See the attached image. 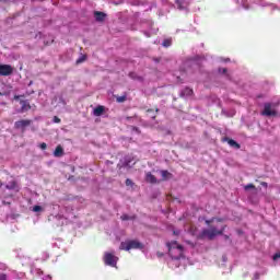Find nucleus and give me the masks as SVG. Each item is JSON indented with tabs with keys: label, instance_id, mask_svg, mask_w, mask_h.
Here are the masks:
<instances>
[{
	"label": "nucleus",
	"instance_id": "f257e3e1",
	"mask_svg": "<svg viewBox=\"0 0 280 280\" xmlns=\"http://www.w3.org/2000/svg\"><path fill=\"white\" fill-rule=\"evenodd\" d=\"M226 225H222L220 230H217L215 226H210V229H203L199 234L200 240H214L218 235H223Z\"/></svg>",
	"mask_w": 280,
	"mask_h": 280
},
{
	"label": "nucleus",
	"instance_id": "f03ea898",
	"mask_svg": "<svg viewBox=\"0 0 280 280\" xmlns=\"http://www.w3.org/2000/svg\"><path fill=\"white\" fill-rule=\"evenodd\" d=\"M168 247V255L172 257V259H180L183 256V245H178V243H167Z\"/></svg>",
	"mask_w": 280,
	"mask_h": 280
},
{
	"label": "nucleus",
	"instance_id": "7ed1b4c3",
	"mask_svg": "<svg viewBox=\"0 0 280 280\" xmlns=\"http://www.w3.org/2000/svg\"><path fill=\"white\" fill-rule=\"evenodd\" d=\"M120 250H143V245L137 240L120 243Z\"/></svg>",
	"mask_w": 280,
	"mask_h": 280
},
{
	"label": "nucleus",
	"instance_id": "20e7f679",
	"mask_svg": "<svg viewBox=\"0 0 280 280\" xmlns=\"http://www.w3.org/2000/svg\"><path fill=\"white\" fill-rule=\"evenodd\" d=\"M103 261L105 266H110L112 268H117V261H119V257L115 256L113 253L106 252L103 256Z\"/></svg>",
	"mask_w": 280,
	"mask_h": 280
},
{
	"label": "nucleus",
	"instance_id": "39448f33",
	"mask_svg": "<svg viewBox=\"0 0 280 280\" xmlns=\"http://www.w3.org/2000/svg\"><path fill=\"white\" fill-rule=\"evenodd\" d=\"M260 115H262V117H277V109L272 107L271 103H265Z\"/></svg>",
	"mask_w": 280,
	"mask_h": 280
},
{
	"label": "nucleus",
	"instance_id": "423d86ee",
	"mask_svg": "<svg viewBox=\"0 0 280 280\" xmlns=\"http://www.w3.org/2000/svg\"><path fill=\"white\" fill-rule=\"evenodd\" d=\"M28 126H32V119H22L14 122L15 130H21V132H25Z\"/></svg>",
	"mask_w": 280,
	"mask_h": 280
},
{
	"label": "nucleus",
	"instance_id": "0eeeda50",
	"mask_svg": "<svg viewBox=\"0 0 280 280\" xmlns=\"http://www.w3.org/2000/svg\"><path fill=\"white\" fill-rule=\"evenodd\" d=\"M14 73V68L10 65H0V75L8 77Z\"/></svg>",
	"mask_w": 280,
	"mask_h": 280
},
{
	"label": "nucleus",
	"instance_id": "6e6552de",
	"mask_svg": "<svg viewBox=\"0 0 280 280\" xmlns=\"http://www.w3.org/2000/svg\"><path fill=\"white\" fill-rule=\"evenodd\" d=\"M94 19L97 23H104V21H106V13L102 11H94Z\"/></svg>",
	"mask_w": 280,
	"mask_h": 280
},
{
	"label": "nucleus",
	"instance_id": "1a4fd4ad",
	"mask_svg": "<svg viewBox=\"0 0 280 280\" xmlns=\"http://www.w3.org/2000/svg\"><path fill=\"white\" fill-rule=\"evenodd\" d=\"M106 112V107L103 105H98L93 109L94 117H102L104 113Z\"/></svg>",
	"mask_w": 280,
	"mask_h": 280
},
{
	"label": "nucleus",
	"instance_id": "9d476101",
	"mask_svg": "<svg viewBox=\"0 0 280 280\" xmlns=\"http://www.w3.org/2000/svg\"><path fill=\"white\" fill-rule=\"evenodd\" d=\"M224 141H226L229 143V145L231 148H234L235 150H240L242 148V145H240V143H237V141L230 139V138H224Z\"/></svg>",
	"mask_w": 280,
	"mask_h": 280
},
{
	"label": "nucleus",
	"instance_id": "9b49d317",
	"mask_svg": "<svg viewBox=\"0 0 280 280\" xmlns=\"http://www.w3.org/2000/svg\"><path fill=\"white\" fill-rule=\"evenodd\" d=\"M65 155V149H62V145H57L55 151H54V156L57 159H60V156Z\"/></svg>",
	"mask_w": 280,
	"mask_h": 280
},
{
	"label": "nucleus",
	"instance_id": "f8f14e48",
	"mask_svg": "<svg viewBox=\"0 0 280 280\" xmlns=\"http://www.w3.org/2000/svg\"><path fill=\"white\" fill-rule=\"evenodd\" d=\"M191 95H194V90L190 88H185L182 92H180V97H191Z\"/></svg>",
	"mask_w": 280,
	"mask_h": 280
},
{
	"label": "nucleus",
	"instance_id": "ddd939ff",
	"mask_svg": "<svg viewBox=\"0 0 280 280\" xmlns=\"http://www.w3.org/2000/svg\"><path fill=\"white\" fill-rule=\"evenodd\" d=\"M145 180L147 183H151V185H156V183H159L156 180V176H154L152 173H147Z\"/></svg>",
	"mask_w": 280,
	"mask_h": 280
},
{
	"label": "nucleus",
	"instance_id": "4468645a",
	"mask_svg": "<svg viewBox=\"0 0 280 280\" xmlns=\"http://www.w3.org/2000/svg\"><path fill=\"white\" fill-rule=\"evenodd\" d=\"M114 97L118 104H124V102H126L128 100V94L124 93V95H121V96L115 95Z\"/></svg>",
	"mask_w": 280,
	"mask_h": 280
},
{
	"label": "nucleus",
	"instance_id": "2eb2a0df",
	"mask_svg": "<svg viewBox=\"0 0 280 280\" xmlns=\"http://www.w3.org/2000/svg\"><path fill=\"white\" fill-rule=\"evenodd\" d=\"M162 180H170L172 178V173L168 171H161Z\"/></svg>",
	"mask_w": 280,
	"mask_h": 280
},
{
	"label": "nucleus",
	"instance_id": "dca6fc26",
	"mask_svg": "<svg viewBox=\"0 0 280 280\" xmlns=\"http://www.w3.org/2000/svg\"><path fill=\"white\" fill-rule=\"evenodd\" d=\"M20 104L22 106V110H30V108H32V106L30 105V102L27 101H21Z\"/></svg>",
	"mask_w": 280,
	"mask_h": 280
},
{
	"label": "nucleus",
	"instance_id": "f3484780",
	"mask_svg": "<svg viewBox=\"0 0 280 280\" xmlns=\"http://www.w3.org/2000/svg\"><path fill=\"white\" fill-rule=\"evenodd\" d=\"M120 220H122V222H126V221H128V220H137V215H128V214H122L121 217H120Z\"/></svg>",
	"mask_w": 280,
	"mask_h": 280
},
{
	"label": "nucleus",
	"instance_id": "a211bd4d",
	"mask_svg": "<svg viewBox=\"0 0 280 280\" xmlns=\"http://www.w3.org/2000/svg\"><path fill=\"white\" fill-rule=\"evenodd\" d=\"M129 78H131L132 80H140V82L143 80V78L138 77L135 72H130Z\"/></svg>",
	"mask_w": 280,
	"mask_h": 280
},
{
	"label": "nucleus",
	"instance_id": "6ab92c4d",
	"mask_svg": "<svg viewBox=\"0 0 280 280\" xmlns=\"http://www.w3.org/2000/svg\"><path fill=\"white\" fill-rule=\"evenodd\" d=\"M215 221H217V222H224V219H220V218H219V219L207 220V221H206V224L209 225V224H211V222H215Z\"/></svg>",
	"mask_w": 280,
	"mask_h": 280
},
{
	"label": "nucleus",
	"instance_id": "aec40b11",
	"mask_svg": "<svg viewBox=\"0 0 280 280\" xmlns=\"http://www.w3.org/2000/svg\"><path fill=\"white\" fill-rule=\"evenodd\" d=\"M5 187L7 189H16V182H11V184L7 185Z\"/></svg>",
	"mask_w": 280,
	"mask_h": 280
},
{
	"label": "nucleus",
	"instance_id": "412c9836",
	"mask_svg": "<svg viewBox=\"0 0 280 280\" xmlns=\"http://www.w3.org/2000/svg\"><path fill=\"white\" fill-rule=\"evenodd\" d=\"M125 185H126L127 187H132V185H135V183L132 182V179L127 178L126 182H125Z\"/></svg>",
	"mask_w": 280,
	"mask_h": 280
},
{
	"label": "nucleus",
	"instance_id": "4be33fe9",
	"mask_svg": "<svg viewBox=\"0 0 280 280\" xmlns=\"http://www.w3.org/2000/svg\"><path fill=\"white\" fill-rule=\"evenodd\" d=\"M33 211H34L35 213H38V211H43V207H40V206H34V207H33Z\"/></svg>",
	"mask_w": 280,
	"mask_h": 280
},
{
	"label": "nucleus",
	"instance_id": "5701e85b",
	"mask_svg": "<svg viewBox=\"0 0 280 280\" xmlns=\"http://www.w3.org/2000/svg\"><path fill=\"white\" fill-rule=\"evenodd\" d=\"M245 191H248V189H255V185L254 184H248L244 187Z\"/></svg>",
	"mask_w": 280,
	"mask_h": 280
},
{
	"label": "nucleus",
	"instance_id": "b1692460",
	"mask_svg": "<svg viewBox=\"0 0 280 280\" xmlns=\"http://www.w3.org/2000/svg\"><path fill=\"white\" fill-rule=\"evenodd\" d=\"M172 45V42L170 39H164L163 47H170Z\"/></svg>",
	"mask_w": 280,
	"mask_h": 280
},
{
	"label": "nucleus",
	"instance_id": "393cba45",
	"mask_svg": "<svg viewBox=\"0 0 280 280\" xmlns=\"http://www.w3.org/2000/svg\"><path fill=\"white\" fill-rule=\"evenodd\" d=\"M86 60V56H83L77 60V65H81V62H84Z\"/></svg>",
	"mask_w": 280,
	"mask_h": 280
},
{
	"label": "nucleus",
	"instance_id": "a878e982",
	"mask_svg": "<svg viewBox=\"0 0 280 280\" xmlns=\"http://www.w3.org/2000/svg\"><path fill=\"white\" fill-rule=\"evenodd\" d=\"M39 148H40V150H47V143L42 142V143L39 144Z\"/></svg>",
	"mask_w": 280,
	"mask_h": 280
},
{
	"label": "nucleus",
	"instance_id": "bb28decb",
	"mask_svg": "<svg viewBox=\"0 0 280 280\" xmlns=\"http://www.w3.org/2000/svg\"><path fill=\"white\" fill-rule=\"evenodd\" d=\"M0 280H8V275L0 273Z\"/></svg>",
	"mask_w": 280,
	"mask_h": 280
},
{
	"label": "nucleus",
	"instance_id": "cd10ccee",
	"mask_svg": "<svg viewBox=\"0 0 280 280\" xmlns=\"http://www.w3.org/2000/svg\"><path fill=\"white\" fill-rule=\"evenodd\" d=\"M54 122H55V124H60V118H59L58 116H55V117H54Z\"/></svg>",
	"mask_w": 280,
	"mask_h": 280
},
{
	"label": "nucleus",
	"instance_id": "c85d7f7f",
	"mask_svg": "<svg viewBox=\"0 0 280 280\" xmlns=\"http://www.w3.org/2000/svg\"><path fill=\"white\" fill-rule=\"evenodd\" d=\"M280 259V254L273 255V260Z\"/></svg>",
	"mask_w": 280,
	"mask_h": 280
},
{
	"label": "nucleus",
	"instance_id": "c756f323",
	"mask_svg": "<svg viewBox=\"0 0 280 280\" xmlns=\"http://www.w3.org/2000/svg\"><path fill=\"white\" fill-rule=\"evenodd\" d=\"M219 71H220V73H222V72L226 73L228 70H226V68H223V69H219Z\"/></svg>",
	"mask_w": 280,
	"mask_h": 280
},
{
	"label": "nucleus",
	"instance_id": "7c9ffc66",
	"mask_svg": "<svg viewBox=\"0 0 280 280\" xmlns=\"http://www.w3.org/2000/svg\"><path fill=\"white\" fill-rule=\"evenodd\" d=\"M260 185H261L262 187H268V183H266V182H261Z\"/></svg>",
	"mask_w": 280,
	"mask_h": 280
},
{
	"label": "nucleus",
	"instance_id": "2f4dec72",
	"mask_svg": "<svg viewBox=\"0 0 280 280\" xmlns=\"http://www.w3.org/2000/svg\"><path fill=\"white\" fill-rule=\"evenodd\" d=\"M147 113H154V109H148Z\"/></svg>",
	"mask_w": 280,
	"mask_h": 280
},
{
	"label": "nucleus",
	"instance_id": "473e14b6",
	"mask_svg": "<svg viewBox=\"0 0 280 280\" xmlns=\"http://www.w3.org/2000/svg\"><path fill=\"white\" fill-rule=\"evenodd\" d=\"M151 117L152 119H156V114H153Z\"/></svg>",
	"mask_w": 280,
	"mask_h": 280
},
{
	"label": "nucleus",
	"instance_id": "72a5a7b5",
	"mask_svg": "<svg viewBox=\"0 0 280 280\" xmlns=\"http://www.w3.org/2000/svg\"><path fill=\"white\" fill-rule=\"evenodd\" d=\"M133 130H136L137 132H139V128H137V127H133Z\"/></svg>",
	"mask_w": 280,
	"mask_h": 280
},
{
	"label": "nucleus",
	"instance_id": "f704fd0d",
	"mask_svg": "<svg viewBox=\"0 0 280 280\" xmlns=\"http://www.w3.org/2000/svg\"><path fill=\"white\" fill-rule=\"evenodd\" d=\"M155 113H159V108L155 109Z\"/></svg>",
	"mask_w": 280,
	"mask_h": 280
},
{
	"label": "nucleus",
	"instance_id": "c9c22d12",
	"mask_svg": "<svg viewBox=\"0 0 280 280\" xmlns=\"http://www.w3.org/2000/svg\"><path fill=\"white\" fill-rule=\"evenodd\" d=\"M126 119H127V120H128V119H131V117H127Z\"/></svg>",
	"mask_w": 280,
	"mask_h": 280
}]
</instances>
